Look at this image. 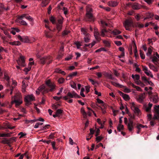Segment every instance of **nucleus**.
I'll use <instances>...</instances> for the list:
<instances>
[{
  "instance_id": "obj_24",
  "label": "nucleus",
  "mask_w": 159,
  "mask_h": 159,
  "mask_svg": "<svg viewBox=\"0 0 159 159\" xmlns=\"http://www.w3.org/2000/svg\"><path fill=\"white\" fill-rule=\"evenodd\" d=\"M15 128V126L11 127L10 125L9 124H6L4 125V127H3V129H13Z\"/></svg>"
},
{
  "instance_id": "obj_41",
  "label": "nucleus",
  "mask_w": 159,
  "mask_h": 159,
  "mask_svg": "<svg viewBox=\"0 0 159 159\" xmlns=\"http://www.w3.org/2000/svg\"><path fill=\"white\" fill-rule=\"evenodd\" d=\"M123 98L124 100H125L126 101H128L129 100L130 98L129 95L126 94H125V95H124Z\"/></svg>"
},
{
  "instance_id": "obj_21",
  "label": "nucleus",
  "mask_w": 159,
  "mask_h": 159,
  "mask_svg": "<svg viewBox=\"0 0 159 159\" xmlns=\"http://www.w3.org/2000/svg\"><path fill=\"white\" fill-rule=\"evenodd\" d=\"M148 66L149 67V68L151 69L152 70L155 72L157 71L158 70L157 68L153 64L151 63H149L148 64Z\"/></svg>"
},
{
  "instance_id": "obj_14",
  "label": "nucleus",
  "mask_w": 159,
  "mask_h": 159,
  "mask_svg": "<svg viewBox=\"0 0 159 159\" xmlns=\"http://www.w3.org/2000/svg\"><path fill=\"white\" fill-rule=\"evenodd\" d=\"M145 97V93H142L140 94L137 99V101L139 103H142Z\"/></svg>"
},
{
  "instance_id": "obj_42",
  "label": "nucleus",
  "mask_w": 159,
  "mask_h": 159,
  "mask_svg": "<svg viewBox=\"0 0 159 159\" xmlns=\"http://www.w3.org/2000/svg\"><path fill=\"white\" fill-rule=\"evenodd\" d=\"M124 129V126L121 124H119L118 126L117 127V129L119 131H120L121 130H122Z\"/></svg>"
},
{
  "instance_id": "obj_53",
  "label": "nucleus",
  "mask_w": 159,
  "mask_h": 159,
  "mask_svg": "<svg viewBox=\"0 0 159 159\" xmlns=\"http://www.w3.org/2000/svg\"><path fill=\"white\" fill-rule=\"evenodd\" d=\"M62 25L61 24H58L57 25V28L58 31H60L62 29Z\"/></svg>"
},
{
  "instance_id": "obj_18",
  "label": "nucleus",
  "mask_w": 159,
  "mask_h": 159,
  "mask_svg": "<svg viewBox=\"0 0 159 159\" xmlns=\"http://www.w3.org/2000/svg\"><path fill=\"white\" fill-rule=\"evenodd\" d=\"M90 39V36L89 34H87L85 35V37L84 38V42L85 43H88Z\"/></svg>"
},
{
  "instance_id": "obj_59",
  "label": "nucleus",
  "mask_w": 159,
  "mask_h": 159,
  "mask_svg": "<svg viewBox=\"0 0 159 159\" xmlns=\"http://www.w3.org/2000/svg\"><path fill=\"white\" fill-rule=\"evenodd\" d=\"M158 58H157L156 57L154 56L152 57V61L154 63H155V62H157L158 60Z\"/></svg>"
},
{
  "instance_id": "obj_54",
  "label": "nucleus",
  "mask_w": 159,
  "mask_h": 159,
  "mask_svg": "<svg viewBox=\"0 0 159 159\" xmlns=\"http://www.w3.org/2000/svg\"><path fill=\"white\" fill-rule=\"evenodd\" d=\"M75 44L77 46V48L78 49H79L80 47L81 46L80 43L79 41L75 42Z\"/></svg>"
},
{
  "instance_id": "obj_39",
  "label": "nucleus",
  "mask_w": 159,
  "mask_h": 159,
  "mask_svg": "<svg viewBox=\"0 0 159 159\" xmlns=\"http://www.w3.org/2000/svg\"><path fill=\"white\" fill-rule=\"evenodd\" d=\"M97 102L99 104H102V106L105 107H106V105L104 104V102L102 100H100L99 98L97 99Z\"/></svg>"
},
{
  "instance_id": "obj_15",
  "label": "nucleus",
  "mask_w": 159,
  "mask_h": 159,
  "mask_svg": "<svg viewBox=\"0 0 159 159\" xmlns=\"http://www.w3.org/2000/svg\"><path fill=\"white\" fill-rule=\"evenodd\" d=\"M118 3L119 2L117 1H111L107 2V5L110 7H114L116 6Z\"/></svg>"
},
{
  "instance_id": "obj_30",
  "label": "nucleus",
  "mask_w": 159,
  "mask_h": 159,
  "mask_svg": "<svg viewBox=\"0 0 159 159\" xmlns=\"http://www.w3.org/2000/svg\"><path fill=\"white\" fill-rule=\"evenodd\" d=\"M77 75V72H73L70 74L67 77L70 78V79H71L73 78V77L75 76L76 75Z\"/></svg>"
},
{
  "instance_id": "obj_20",
  "label": "nucleus",
  "mask_w": 159,
  "mask_h": 159,
  "mask_svg": "<svg viewBox=\"0 0 159 159\" xmlns=\"http://www.w3.org/2000/svg\"><path fill=\"white\" fill-rule=\"evenodd\" d=\"M22 91L23 93L25 92L26 90V88L27 87L28 85L25 84V80H23L22 81Z\"/></svg>"
},
{
  "instance_id": "obj_64",
  "label": "nucleus",
  "mask_w": 159,
  "mask_h": 159,
  "mask_svg": "<svg viewBox=\"0 0 159 159\" xmlns=\"http://www.w3.org/2000/svg\"><path fill=\"white\" fill-rule=\"evenodd\" d=\"M45 35L46 37L48 38H51L52 37V34L48 32L45 33Z\"/></svg>"
},
{
  "instance_id": "obj_1",
  "label": "nucleus",
  "mask_w": 159,
  "mask_h": 159,
  "mask_svg": "<svg viewBox=\"0 0 159 159\" xmlns=\"http://www.w3.org/2000/svg\"><path fill=\"white\" fill-rule=\"evenodd\" d=\"M11 99L13 100L11 102V104L15 103L16 107H19L22 102V97L20 93H17L14 96H12Z\"/></svg>"
},
{
  "instance_id": "obj_56",
  "label": "nucleus",
  "mask_w": 159,
  "mask_h": 159,
  "mask_svg": "<svg viewBox=\"0 0 159 159\" xmlns=\"http://www.w3.org/2000/svg\"><path fill=\"white\" fill-rule=\"evenodd\" d=\"M63 10L64 11V13L65 15H66L68 13V11L67 8L64 7L63 8Z\"/></svg>"
},
{
  "instance_id": "obj_33",
  "label": "nucleus",
  "mask_w": 159,
  "mask_h": 159,
  "mask_svg": "<svg viewBox=\"0 0 159 159\" xmlns=\"http://www.w3.org/2000/svg\"><path fill=\"white\" fill-rule=\"evenodd\" d=\"M152 119L154 120H157L159 122V113H154Z\"/></svg>"
},
{
  "instance_id": "obj_16",
  "label": "nucleus",
  "mask_w": 159,
  "mask_h": 159,
  "mask_svg": "<svg viewBox=\"0 0 159 159\" xmlns=\"http://www.w3.org/2000/svg\"><path fill=\"white\" fill-rule=\"evenodd\" d=\"M47 89V88H46L45 86L43 84L39 87L37 90L41 92L42 94L44 95L45 93H48V92H44L45 89Z\"/></svg>"
},
{
  "instance_id": "obj_60",
  "label": "nucleus",
  "mask_w": 159,
  "mask_h": 159,
  "mask_svg": "<svg viewBox=\"0 0 159 159\" xmlns=\"http://www.w3.org/2000/svg\"><path fill=\"white\" fill-rule=\"evenodd\" d=\"M65 81V79L63 78H60L58 80V82L60 84H62L64 83Z\"/></svg>"
},
{
  "instance_id": "obj_5",
  "label": "nucleus",
  "mask_w": 159,
  "mask_h": 159,
  "mask_svg": "<svg viewBox=\"0 0 159 159\" xmlns=\"http://www.w3.org/2000/svg\"><path fill=\"white\" fill-rule=\"evenodd\" d=\"M63 98L65 100H66L68 99L72 98H80V97L74 91H73L71 93L68 92L66 96H64Z\"/></svg>"
},
{
  "instance_id": "obj_50",
  "label": "nucleus",
  "mask_w": 159,
  "mask_h": 159,
  "mask_svg": "<svg viewBox=\"0 0 159 159\" xmlns=\"http://www.w3.org/2000/svg\"><path fill=\"white\" fill-rule=\"evenodd\" d=\"M146 16L147 17V18H150L153 16V15L150 12H148L146 13Z\"/></svg>"
},
{
  "instance_id": "obj_49",
  "label": "nucleus",
  "mask_w": 159,
  "mask_h": 159,
  "mask_svg": "<svg viewBox=\"0 0 159 159\" xmlns=\"http://www.w3.org/2000/svg\"><path fill=\"white\" fill-rule=\"evenodd\" d=\"M10 134L9 133L7 134H1L0 133V137H9Z\"/></svg>"
},
{
  "instance_id": "obj_62",
  "label": "nucleus",
  "mask_w": 159,
  "mask_h": 159,
  "mask_svg": "<svg viewBox=\"0 0 159 159\" xmlns=\"http://www.w3.org/2000/svg\"><path fill=\"white\" fill-rule=\"evenodd\" d=\"M71 87L74 89L76 88V84L74 82H73L72 84H70Z\"/></svg>"
},
{
  "instance_id": "obj_31",
  "label": "nucleus",
  "mask_w": 159,
  "mask_h": 159,
  "mask_svg": "<svg viewBox=\"0 0 159 159\" xmlns=\"http://www.w3.org/2000/svg\"><path fill=\"white\" fill-rule=\"evenodd\" d=\"M136 128L137 129H141V128H148V126L146 125H142L141 124H137V126H136Z\"/></svg>"
},
{
  "instance_id": "obj_2",
  "label": "nucleus",
  "mask_w": 159,
  "mask_h": 159,
  "mask_svg": "<svg viewBox=\"0 0 159 159\" xmlns=\"http://www.w3.org/2000/svg\"><path fill=\"white\" fill-rule=\"evenodd\" d=\"M124 122L125 124L126 125L127 129L129 131L131 132L134 129L135 124L134 123L131 117L129 118L128 123L127 118L126 117L124 118Z\"/></svg>"
},
{
  "instance_id": "obj_36",
  "label": "nucleus",
  "mask_w": 159,
  "mask_h": 159,
  "mask_svg": "<svg viewBox=\"0 0 159 159\" xmlns=\"http://www.w3.org/2000/svg\"><path fill=\"white\" fill-rule=\"evenodd\" d=\"M49 20L53 24H54L56 23V19L54 17L52 16H51L50 17Z\"/></svg>"
},
{
  "instance_id": "obj_22",
  "label": "nucleus",
  "mask_w": 159,
  "mask_h": 159,
  "mask_svg": "<svg viewBox=\"0 0 159 159\" xmlns=\"http://www.w3.org/2000/svg\"><path fill=\"white\" fill-rule=\"evenodd\" d=\"M94 35L95 39L98 41H99L101 39L100 37V34L99 32L94 33Z\"/></svg>"
},
{
  "instance_id": "obj_48",
  "label": "nucleus",
  "mask_w": 159,
  "mask_h": 159,
  "mask_svg": "<svg viewBox=\"0 0 159 159\" xmlns=\"http://www.w3.org/2000/svg\"><path fill=\"white\" fill-rule=\"evenodd\" d=\"M70 33V31L67 30H65L62 33L63 36H65L68 35Z\"/></svg>"
},
{
  "instance_id": "obj_3",
  "label": "nucleus",
  "mask_w": 159,
  "mask_h": 159,
  "mask_svg": "<svg viewBox=\"0 0 159 159\" xmlns=\"http://www.w3.org/2000/svg\"><path fill=\"white\" fill-rule=\"evenodd\" d=\"M46 84L50 88L49 89L47 88L45 89L44 92H52L54 90L56 89V85L55 84L52 82L50 80H48L45 81Z\"/></svg>"
},
{
  "instance_id": "obj_10",
  "label": "nucleus",
  "mask_w": 159,
  "mask_h": 159,
  "mask_svg": "<svg viewBox=\"0 0 159 159\" xmlns=\"http://www.w3.org/2000/svg\"><path fill=\"white\" fill-rule=\"evenodd\" d=\"M18 65L22 66H25V57L23 56H20L19 59L17 60Z\"/></svg>"
},
{
  "instance_id": "obj_13",
  "label": "nucleus",
  "mask_w": 159,
  "mask_h": 159,
  "mask_svg": "<svg viewBox=\"0 0 159 159\" xmlns=\"http://www.w3.org/2000/svg\"><path fill=\"white\" fill-rule=\"evenodd\" d=\"M132 78L134 79L135 83L138 85L139 84V83H141V82L140 81H139L140 79V76L139 75H135L133 74L132 75Z\"/></svg>"
},
{
  "instance_id": "obj_12",
  "label": "nucleus",
  "mask_w": 159,
  "mask_h": 159,
  "mask_svg": "<svg viewBox=\"0 0 159 159\" xmlns=\"http://www.w3.org/2000/svg\"><path fill=\"white\" fill-rule=\"evenodd\" d=\"M143 70L144 71V73L148 76H150L151 78L153 77V75L151 72L148 70V68L144 66H142Z\"/></svg>"
},
{
  "instance_id": "obj_40",
  "label": "nucleus",
  "mask_w": 159,
  "mask_h": 159,
  "mask_svg": "<svg viewBox=\"0 0 159 159\" xmlns=\"http://www.w3.org/2000/svg\"><path fill=\"white\" fill-rule=\"evenodd\" d=\"M4 78L7 80V81L8 82V83L9 84V82L10 81V78L9 77V76L7 75V74H4Z\"/></svg>"
},
{
  "instance_id": "obj_57",
  "label": "nucleus",
  "mask_w": 159,
  "mask_h": 159,
  "mask_svg": "<svg viewBox=\"0 0 159 159\" xmlns=\"http://www.w3.org/2000/svg\"><path fill=\"white\" fill-rule=\"evenodd\" d=\"M19 22L20 23V24H21L22 25H27V24L26 22V21L23 20H21L20 21H19Z\"/></svg>"
},
{
  "instance_id": "obj_58",
  "label": "nucleus",
  "mask_w": 159,
  "mask_h": 159,
  "mask_svg": "<svg viewBox=\"0 0 159 159\" xmlns=\"http://www.w3.org/2000/svg\"><path fill=\"white\" fill-rule=\"evenodd\" d=\"M51 145H52V148L54 150H56L57 149V148L55 147V144L56 143L54 141H53L51 142Z\"/></svg>"
},
{
  "instance_id": "obj_17",
  "label": "nucleus",
  "mask_w": 159,
  "mask_h": 159,
  "mask_svg": "<svg viewBox=\"0 0 159 159\" xmlns=\"http://www.w3.org/2000/svg\"><path fill=\"white\" fill-rule=\"evenodd\" d=\"M141 7V5L136 2L134 3L132 5V8L134 10H139L140 9Z\"/></svg>"
},
{
  "instance_id": "obj_52",
  "label": "nucleus",
  "mask_w": 159,
  "mask_h": 159,
  "mask_svg": "<svg viewBox=\"0 0 159 159\" xmlns=\"http://www.w3.org/2000/svg\"><path fill=\"white\" fill-rule=\"evenodd\" d=\"M102 139L103 137L101 136H97L96 138V140L97 142H100Z\"/></svg>"
},
{
  "instance_id": "obj_34",
  "label": "nucleus",
  "mask_w": 159,
  "mask_h": 159,
  "mask_svg": "<svg viewBox=\"0 0 159 159\" xmlns=\"http://www.w3.org/2000/svg\"><path fill=\"white\" fill-rule=\"evenodd\" d=\"M49 3L48 0H42V7H45Z\"/></svg>"
},
{
  "instance_id": "obj_38",
  "label": "nucleus",
  "mask_w": 159,
  "mask_h": 159,
  "mask_svg": "<svg viewBox=\"0 0 159 159\" xmlns=\"http://www.w3.org/2000/svg\"><path fill=\"white\" fill-rule=\"evenodd\" d=\"M154 113H159V105L155 106L154 107Z\"/></svg>"
},
{
  "instance_id": "obj_32",
  "label": "nucleus",
  "mask_w": 159,
  "mask_h": 159,
  "mask_svg": "<svg viewBox=\"0 0 159 159\" xmlns=\"http://www.w3.org/2000/svg\"><path fill=\"white\" fill-rule=\"evenodd\" d=\"M107 31L105 29H102L101 30V35L102 37H104L106 36L105 33L107 32Z\"/></svg>"
},
{
  "instance_id": "obj_43",
  "label": "nucleus",
  "mask_w": 159,
  "mask_h": 159,
  "mask_svg": "<svg viewBox=\"0 0 159 159\" xmlns=\"http://www.w3.org/2000/svg\"><path fill=\"white\" fill-rule=\"evenodd\" d=\"M63 111V110L60 109H58L56 111V113L58 116H59L62 113Z\"/></svg>"
},
{
  "instance_id": "obj_45",
  "label": "nucleus",
  "mask_w": 159,
  "mask_h": 159,
  "mask_svg": "<svg viewBox=\"0 0 159 159\" xmlns=\"http://www.w3.org/2000/svg\"><path fill=\"white\" fill-rule=\"evenodd\" d=\"M2 143L4 144H10V140L5 139H4L2 141Z\"/></svg>"
},
{
  "instance_id": "obj_9",
  "label": "nucleus",
  "mask_w": 159,
  "mask_h": 159,
  "mask_svg": "<svg viewBox=\"0 0 159 159\" xmlns=\"http://www.w3.org/2000/svg\"><path fill=\"white\" fill-rule=\"evenodd\" d=\"M85 20L86 21H94V18L92 13H86Z\"/></svg>"
},
{
  "instance_id": "obj_7",
  "label": "nucleus",
  "mask_w": 159,
  "mask_h": 159,
  "mask_svg": "<svg viewBox=\"0 0 159 159\" xmlns=\"http://www.w3.org/2000/svg\"><path fill=\"white\" fill-rule=\"evenodd\" d=\"M48 60H50L49 62H48V64H49L52 61V59L50 56H45L40 58V62L42 64H44L47 62Z\"/></svg>"
},
{
  "instance_id": "obj_8",
  "label": "nucleus",
  "mask_w": 159,
  "mask_h": 159,
  "mask_svg": "<svg viewBox=\"0 0 159 159\" xmlns=\"http://www.w3.org/2000/svg\"><path fill=\"white\" fill-rule=\"evenodd\" d=\"M133 25V23L132 20H127L125 21L124 25L126 30H130V27Z\"/></svg>"
},
{
  "instance_id": "obj_63",
  "label": "nucleus",
  "mask_w": 159,
  "mask_h": 159,
  "mask_svg": "<svg viewBox=\"0 0 159 159\" xmlns=\"http://www.w3.org/2000/svg\"><path fill=\"white\" fill-rule=\"evenodd\" d=\"M81 112L83 115L85 117L87 115L86 113L85 112L84 108H81Z\"/></svg>"
},
{
  "instance_id": "obj_51",
  "label": "nucleus",
  "mask_w": 159,
  "mask_h": 159,
  "mask_svg": "<svg viewBox=\"0 0 159 159\" xmlns=\"http://www.w3.org/2000/svg\"><path fill=\"white\" fill-rule=\"evenodd\" d=\"M152 50L150 48H149L148 49V51L146 55L147 56H150L152 53Z\"/></svg>"
},
{
  "instance_id": "obj_4",
  "label": "nucleus",
  "mask_w": 159,
  "mask_h": 159,
  "mask_svg": "<svg viewBox=\"0 0 159 159\" xmlns=\"http://www.w3.org/2000/svg\"><path fill=\"white\" fill-rule=\"evenodd\" d=\"M17 38L18 39L21 41L25 43H31L33 42H34L35 39L33 37H31L30 38L27 36H23L22 37L20 35H18Z\"/></svg>"
},
{
  "instance_id": "obj_28",
  "label": "nucleus",
  "mask_w": 159,
  "mask_h": 159,
  "mask_svg": "<svg viewBox=\"0 0 159 159\" xmlns=\"http://www.w3.org/2000/svg\"><path fill=\"white\" fill-rule=\"evenodd\" d=\"M104 75L107 77L108 79H111V80H116V79H114V78L112 77V75L111 74H109L108 73H106L104 74Z\"/></svg>"
},
{
  "instance_id": "obj_46",
  "label": "nucleus",
  "mask_w": 159,
  "mask_h": 159,
  "mask_svg": "<svg viewBox=\"0 0 159 159\" xmlns=\"http://www.w3.org/2000/svg\"><path fill=\"white\" fill-rule=\"evenodd\" d=\"M102 51H104L106 52V51H107V50L105 49V48H101L97 50H96L95 52H101Z\"/></svg>"
},
{
  "instance_id": "obj_25",
  "label": "nucleus",
  "mask_w": 159,
  "mask_h": 159,
  "mask_svg": "<svg viewBox=\"0 0 159 159\" xmlns=\"http://www.w3.org/2000/svg\"><path fill=\"white\" fill-rule=\"evenodd\" d=\"M152 106V104L150 102H149L148 104V107H146L145 111L147 112H150L151 108Z\"/></svg>"
},
{
  "instance_id": "obj_61",
  "label": "nucleus",
  "mask_w": 159,
  "mask_h": 159,
  "mask_svg": "<svg viewBox=\"0 0 159 159\" xmlns=\"http://www.w3.org/2000/svg\"><path fill=\"white\" fill-rule=\"evenodd\" d=\"M140 55L142 59H144L145 58V56L144 54H143L141 50H140Z\"/></svg>"
},
{
  "instance_id": "obj_6",
  "label": "nucleus",
  "mask_w": 159,
  "mask_h": 159,
  "mask_svg": "<svg viewBox=\"0 0 159 159\" xmlns=\"http://www.w3.org/2000/svg\"><path fill=\"white\" fill-rule=\"evenodd\" d=\"M35 100V98L31 94L26 96L25 98V101L26 105H30L31 104V102Z\"/></svg>"
},
{
  "instance_id": "obj_29",
  "label": "nucleus",
  "mask_w": 159,
  "mask_h": 159,
  "mask_svg": "<svg viewBox=\"0 0 159 159\" xmlns=\"http://www.w3.org/2000/svg\"><path fill=\"white\" fill-rule=\"evenodd\" d=\"M103 43L105 44V46L110 47V43L107 40H105L103 41Z\"/></svg>"
},
{
  "instance_id": "obj_37",
  "label": "nucleus",
  "mask_w": 159,
  "mask_h": 159,
  "mask_svg": "<svg viewBox=\"0 0 159 159\" xmlns=\"http://www.w3.org/2000/svg\"><path fill=\"white\" fill-rule=\"evenodd\" d=\"M31 68V66H28V67L25 68L24 70V71L25 72V74H28V72L30 70Z\"/></svg>"
},
{
  "instance_id": "obj_47",
  "label": "nucleus",
  "mask_w": 159,
  "mask_h": 159,
  "mask_svg": "<svg viewBox=\"0 0 159 159\" xmlns=\"http://www.w3.org/2000/svg\"><path fill=\"white\" fill-rule=\"evenodd\" d=\"M135 27H138L139 28H142L144 27L143 24H141L139 22L137 23L135 25Z\"/></svg>"
},
{
  "instance_id": "obj_35",
  "label": "nucleus",
  "mask_w": 159,
  "mask_h": 159,
  "mask_svg": "<svg viewBox=\"0 0 159 159\" xmlns=\"http://www.w3.org/2000/svg\"><path fill=\"white\" fill-rule=\"evenodd\" d=\"M121 32L117 30L116 29L112 32V33L114 35H116L121 33Z\"/></svg>"
},
{
  "instance_id": "obj_19",
  "label": "nucleus",
  "mask_w": 159,
  "mask_h": 159,
  "mask_svg": "<svg viewBox=\"0 0 159 159\" xmlns=\"http://www.w3.org/2000/svg\"><path fill=\"white\" fill-rule=\"evenodd\" d=\"M86 13H92L93 9L89 5H88L86 7Z\"/></svg>"
},
{
  "instance_id": "obj_27",
  "label": "nucleus",
  "mask_w": 159,
  "mask_h": 159,
  "mask_svg": "<svg viewBox=\"0 0 159 159\" xmlns=\"http://www.w3.org/2000/svg\"><path fill=\"white\" fill-rule=\"evenodd\" d=\"M111 83L113 85L116 87H119L120 88H121L123 86L122 85L118 83H117L112 81H111Z\"/></svg>"
},
{
  "instance_id": "obj_11",
  "label": "nucleus",
  "mask_w": 159,
  "mask_h": 159,
  "mask_svg": "<svg viewBox=\"0 0 159 159\" xmlns=\"http://www.w3.org/2000/svg\"><path fill=\"white\" fill-rule=\"evenodd\" d=\"M131 108L134 113L137 115H139L140 112V110L135 106V104L134 102L131 103Z\"/></svg>"
},
{
  "instance_id": "obj_44",
  "label": "nucleus",
  "mask_w": 159,
  "mask_h": 159,
  "mask_svg": "<svg viewBox=\"0 0 159 159\" xmlns=\"http://www.w3.org/2000/svg\"><path fill=\"white\" fill-rule=\"evenodd\" d=\"M25 18L30 21H32L33 19L30 16L26 14Z\"/></svg>"
},
{
  "instance_id": "obj_26",
  "label": "nucleus",
  "mask_w": 159,
  "mask_h": 159,
  "mask_svg": "<svg viewBox=\"0 0 159 159\" xmlns=\"http://www.w3.org/2000/svg\"><path fill=\"white\" fill-rule=\"evenodd\" d=\"M158 97L157 95H154L152 97V102L154 103H157L158 101Z\"/></svg>"
},
{
  "instance_id": "obj_55",
  "label": "nucleus",
  "mask_w": 159,
  "mask_h": 159,
  "mask_svg": "<svg viewBox=\"0 0 159 159\" xmlns=\"http://www.w3.org/2000/svg\"><path fill=\"white\" fill-rule=\"evenodd\" d=\"M59 54L57 56V59L58 60L61 59L63 56V54L61 52H59Z\"/></svg>"
},
{
  "instance_id": "obj_23",
  "label": "nucleus",
  "mask_w": 159,
  "mask_h": 159,
  "mask_svg": "<svg viewBox=\"0 0 159 159\" xmlns=\"http://www.w3.org/2000/svg\"><path fill=\"white\" fill-rule=\"evenodd\" d=\"M9 43L11 45L19 46L21 44V43L19 41H14L13 42H10Z\"/></svg>"
}]
</instances>
